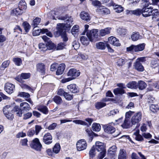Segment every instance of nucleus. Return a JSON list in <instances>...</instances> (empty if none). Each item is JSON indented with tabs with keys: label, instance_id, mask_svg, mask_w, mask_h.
<instances>
[{
	"label": "nucleus",
	"instance_id": "obj_1",
	"mask_svg": "<svg viewBox=\"0 0 159 159\" xmlns=\"http://www.w3.org/2000/svg\"><path fill=\"white\" fill-rule=\"evenodd\" d=\"M80 74L79 70H69L67 73L68 76L70 77L64 79L62 80V83H65L75 79L79 76Z\"/></svg>",
	"mask_w": 159,
	"mask_h": 159
},
{
	"label": "nucleus",
	"instance_id": "obj_2",
	"mask_svg": "<svg viewBox=\"0 0 159 159\" xmlns=\"http://www.w3.org/2000/svg\"><path fill=\"white\" fill-rule=\"evenodd\" d=\"M59 20H64L66 27L70 28L73 25V20L71 16H68V15H64L63 14L60 15L56 17Z\"/></svg>",
	"mask_w": 159,
	"mask_h": 159
},
{
	"label": "nucleus",
	"instance_id": "obj_3",
	"mask_svg": "<svg viewBox=\"0 0 159 159\" xmlns=\"http://www.w3.org/2000/svg\"><path fill=\"white\" fill-rule=\"evenodd\" d=\"M144 43L139 44L137 45H132L130 47L126 48L127 51L130 53L134 52H138L143 51L145 48Z\"/></svg>",
	"mask_w": 159,
	"mask_h": 159
},
{
	"label": "nucleus",
	"instance_id": "obj_4",
	"mask_svg": "<svg viewBox=\"0 0 159 159\" xmlns=\"http://www.w3.org/2000/svg\"><path fill=\"white\" fill-rule=\"evenodd\" d=\"M12 107L9 105H7L3 108V112L6 117L9 120H12L14 116L12 112Z\"/></svg>",
	"mask_w": 159,
	"mask_h": 159
},
{
	"label": "nucleus",
	"instance_id": "obj_5",
	"mask_svg": "<svg viewBox=\"0 0 159 159\" xmlns=\"http://www.w3.org/2000/svg\"><path fill=\"white\" fill-rule=\"evenodd\" d=\"M26 4L25 2H20L19 4L18 7L13 10L12 11L13 14L16 16L20 15L22 13V10L26 8Z\"/></svg>",
	"mask_w": 159,
	"mask_h": 159
},
{
	"label": "nucleus",
	"instance_id": "obj_6",
	"mask_svg": "<svg viewBox=\"0 0 159 159\" xmlns=\"http://www.w3.org/2000/svg\"><path fill=\"white\" fill-rule=\"evenodd\" d=\"M30 145L31 148L37 151H40L42 148V145L39 139L37 138L34 139L31 141Z\"/></svg>",
	"mask_w": 159,
	"mask_h": 159
},
{
	"label": "nucleus",
	"instance_id": "obj_7",
	"mask_svg": "<svg viewBox=\"0 0 159 159\" xmlns=\"http://www.w3.org/2000/svg\"><path fill=\"white\" fill-rule=\"evenodd\" d=\"M151 7L149 6L148 4H145L142 9V14L143 16L145 17H148L151 15L152 14Z\"/></svg>",
	"mask_w": 159,
	"mask_h": 159
},
{
	"label": "nucleus",
	"instance_id": "obj_8",
	"mask_svg": "<svg viewBox=\"0 0 159 159\" xmlns=\"http://www.w3.org/2000/svg\"><path fill=\"white\" fill-rule=\"evenodd\" d=\"M142 114L140 112L135 113L132 117L131 119V123L132 125H137L141 120Z\"/></svg>",
	"mask_w": 159,
	"mask_h": 159
},
{
	"label": "nucleus",
	"instance_id": "obj_9",
	"mask_svg": "<svg viewBox=\"0 0 159 159\" xmlns=\"http://www.w3.org/2000/svg\"><path fill=\"white\" fill-rule=\"evenodd\" d=\"M114 123L113 122L103 125L104 131L107 133L112 134L115 132L116 130L114 127Z\"/></svg>",
	"mask_w": 159,
	"mask_h": 159
},
{
	"label": "nucleus",
	"instance_id": "obj_10",
	"mask_svg": "<svg viewBox=\"0 0 159 159\" xmlns=\"http://www.w3.org/2000/svg\"><path fill=\"white\" fill-rule=\"evenodd\" d=\"M87 147V143L84 139L79 140L76 143L77 149L78 151H80L85 149Z\"/></svg>",
	"mask_w": 159,
	"mask_h": 159
},
{
	"label": "nucleus",
	"instance_id": "obj_11",
	"mask_svg": "<svg viewBox=\"0 0 159 159\" xmlns=\"http://www.w3.org/2000/svg\"><path fill=\"white\" fill-rule=\"evenodd\" d=\"M86 35L90 41H92L94 39L97 38L98 36V30L93 29L88 32Z\"/></svg>",
	"mask_w": 159,
	"mask_h": 159
},
{
	"label": "nucleus",
	"instance_id": "obj_12",
	"mask_svg": "<svg viewBox=\"0 0 159 159\" xmlns=\"http://www.w3.org/2000/svg\"><path fill=\"white\" fill-rule=\"evenodd\" d=\"M43 141L46 144H50L52 142V137L50 133H47L43 136Z\"/></svg>",
	"mask_w": 159,
	"mask_h": 159
},
{
	"label": "nucleus",
	"instance_id": "obj_13",
	"mask_svg": "<svg viewBox=\"0 0 159 159\" xmlns=\"http://www.w3.org/2000/svg\"><path fill=\"white\" fill-rule=\"evenodd\" d=\"M15 88L14 85L9 83L6 84L5 86V90L9 94H11L13 92Z\"/></svg>",
	"mask_w": 159,
	"mask_h": 159
},
{
	"label": "nucleus",
	"instance_id": "obj_14",
	"mask_svg": "<svg viewBox=\"0 0 159 159\" xmlns=\"http://www.w3.org/2000/svg\"><path fill=\"white\" fill-rule=\"evenodd\" d=\"M96 11L99 14L102 15H107L110 13V10L104 7L100 6L98 7Z\"/></svg>",
	"mask_w": 159,
	"mask_h": 159
},
{
	"label": "nucleus",
	"instance_id": "obj_15",
	"mask_svg": "<svg viewBox=\"0 0 159 159\" xmlns=\"http://www.w3.org/2000/svg\"><path fill=\"white\" fill-rule=\"evenodd\" d=\"M108 42L116 46H120V45L119 39L113 36L108 38Z\"/></svg>",
	"mask_w": 159,
	"mask_h": 159
},
{
	"label": "nucleus",
	"instance_id": "obj_16",
	"mask_svg": "<svg viewBox=\"0 0 159 159\" xmlns=\"http://www.w3.org/2000/svg\"><path fill=\"white\" fill-rule=\"evenodd\" d=\"M64 26L62 24H59L57 25V31L54 32V35L56 37H58L63 32Z\"/></svg>",
	"mask_w": 159,
	"mask_h": 159
},
{
	"label": "nucleus",
	"instance_id": "obj_17",
	"mask_svg": "<svg viewBox=\"0 0 159 159\" xmlns=\"http://www.w3.org/2000/svg\"><path fill=\"white\" fill-rule=\"evenodd\" d=\"M95 149L98 152H101L106 151L104 144L99 142H97L94 146Z\"/></svg>",
	"mask_w": 159,
	"mask_h": 159
},
{
	"label": "nucleus",
	"instance_id": "obj_18",
	"mask_svg": "<svg viewBox=\"0 0 159 159\" xmlns=\"http://www.w3.org/2000/svg\"><path fill=\"white\" fill-rule=\"evenodd\" d=\"M80 16V18L83 20L89 21L90 20L91 17L89 15L87 12L84 11L81 12Z\"/></svg>",
	"mask_w": 159,
	"mask_h": 159
},
{
	"label": "nucleus",
	"instance_id": "obj_19",
	"mask_svg": "<svg viewBox=\"0 0 159 159\" xmlns=\"http://www.w3.org/2000/svg\"><path fill=\"white\" fill-rule=\"evenodd\" d=\"M67 88L72 93H75L78 91L77 87L75 84H71L68 85L67 86Z\"/></svg>",
	"mask_w": 159,
	"mask_h": 159
},
{
	"label": "nucleus",
	"instance_id": "obj_20",
	"mask_svg": "<svg viewBox=\"0 0 159 159\" xmlns=\"http://www.w3.org/2000/svg\"><path fill=\"white\" fill-rule=\"evenodd\" d=\"M111 30V28L107 27L100 30L99 32L100 35L103 36L107 34H109L110 33Z\"/></svg>",
	"mask_w": 159,
	"mask_h": 159
},
{
	"label": "nucleus",
	"instance_id": "obj_21",
	"mask_svg": "<svg viewBox=\"0 0 159 159\" xmlns=\"http://www.w3.org/2000/svg\"><path fill=\"white\" fill-rule=\"evenodd\" d=\"M107 44L106 42H99L96 43V46L97 49L103 50L105 49Z\"/></svg>",
	"mask_w": 159,
	"mask_h": 159
},
{
	"label": "nucleus",
	"instance_id": "obj_22",
	"mask_svg": "<svg viewBox=\"0 0 159 159\" xmlns=\"http://www.w3.org/2000/svg\"><path fill=\"white\" fill-rule=\"evenodd\" d=\"M126 151L123 149H120L118 155V159H126Z\"/></svg>",
	"mask_w": 159,
	"mask_h": 159
},
{
	"label": "nucleus",
	"instance_id": "obj_23",
	"mask_svg": "<svg viewBox=\"0 0 159 159\" xmlns=\"http://www.w3.org/2000/svg\"><path fill=\"white\" fill-rule=\"evenodd\" d=\"M122 127L124 129H128L131 126L130 120L125 119L123 124L121 125Z\"/></svg>",
	"mask_w": 159,
	"mask_h": 159
},
{
	"label": "nucleus",
	"instance_id": "obj_24",
	"mask_svg": "<svg viewBox=\"0 0 159 159\" xmlns=\"http://www.w3.org/2000/svg\"><path fill=\"white\" fill-rule=\"evenodd\" d=\"M80 41L83 45L85 46L88 45L90 41L87 36H81L80 39Z\"/></svg>",
	"mask_w": 159,
	"mask_h": 159
},
{
	"label": "nucleus",
	"instance_id": "obj_25",
	"mask_svg": "<svg viewBox=\"0 0 159 159\" xmlns=\"http://www.w3.org/2000/svg\"><path fill=\"white\" fill-rule=\"evenodd\" d=\"M12 112H16L17 116L21 117L22 115V110L18 106H16L12 110Z\"/></svg>",
	"mask_w": 159,
	"mask_h": 159
},
{
	"label": "nucleus",
	"instance_id": "obj_26",
	"mask_svg": "<svg viewBox=\"0 0 159 159\" xmlns=\"http://www.w3.org/2000/svg\"><path fill=\"white\" fill-rule=\"evenodd\" d=\"M133 136L138 141H141L144 140L143 136L139 134V132H136L133 133Z\"/></svg>",
	"mask_w": 159,
	"mask_h": 159
},
{
	"label": "nucleus",
	"instance_id": "obj_27",
	"mask_svg": "<svg viewBox=\"0 0 159 159\" xmlns=\"http://www.w3.org/2000/svg\"><path fill=\"white\" fill-rule=\"evenodd\" d=\"M20 107L22 108L25 111H29L31 109L28 103L26 102L21 103L20 104Z\"/></svg>",
	"mask_w": 159,
	"mask_h": 159
},
{
	"label": "nucleus",
	"instance_id": "obj_28",
	"mask_svg": "<svg viewBox=\"0 0 159 159\" xmlns=\"http://www.w3.org/2000/svg\"><path fill=\"white\" fill-rule=\"evenodd\" d=\"M112 5L114 9L116 12L120 13L123 11V8L120 5L116 4L115 3H113Z\"/></svg>",
	"mask_w": 159,
	"mask_h": 159
},
{
	"label": "nucleus",
	"instance_id": "obj_29",
	"mask_svg": "<svg viewBox=\"0 0 159 159\" xmlns=\"http://www.w3.org/2000/svg\"><path fill=\"white\" fill-rule=\"evenodd\" d=\"M127 62V60L126 59L119 58L117 59L116 61V65L120 67L122 66Z\"/></svg>",
	"mask_w": 159,
	"mask_h": 159
},
{
	"label": "nucleus",
	"instance_id": "obj_30",
	"mask_svg": "<svg viewBox=\"0 0 159 159\" xmlns=\"http://www.w3.org/2000/svg\"><path fill=\"white\" fill-rule=\"evenodd\" d=\"M37 109L45 114H47L48 112V109L46 106H40Z\"/></svg>",
	"mask_w": 159,
	"mask_h": 159
},
{
	"label": "nucleus",
	"instance_id": "obj_31",
	"mask_svg": "<svg viewBox=\"0 0 159 159\" xmlns=\"http://www.w3.org/2000/svg\"><path fill=\"white\" fill-rule=\"evenodd\" d=\"M95 105L96 108L98 110H99L106 106V104L105 102L101 101L95 103Z\"/></svg>",
	"mask_w": 159,
	"mask_h": 159
},
{
	"label": "nucleus",
	"instance_id": "obj_32",
	"mask_svg": "<svg viewBox=\"0 0 159 159\" xmlns=\"http://www.w3.org/2000/svg\"><path fill=\"white\" fill-rule=\"evenodd\" d=\"M127 87L132 89H136L137 88V84L135 81H132L127 84Z\"/></svg>",
	"mask_w": 159,
	"mask_h": 159
},
{
	"label": "nucleus",
	"instance_id": "obj_33",
	"mask_svg": "<svg viewBox=\"0 0 159 159\" xmlns=\"http://www.w3.org/2000/svg\"><path fill=\"white\" fill-rule=\"evenodd\" d=\"M142 37L138 32L134 33L131 36V39L133 41H136L139 39H141Z\"/></svg>",
	"mask_w": 159,
	"mask_h": 159
},
{
	"label": "nucleus",
	"instance_id": "obj_34",
	"mask_svg": "<svg viewBox=\"0 0 159 159\" xmlns=\"http://www.w3.org/2000/svg\"><path fill=\"white\" fill-rule=\"evenodd\" d=\"M147 86V84L143 81L140 80L138 81L137 84V88L139 89L142 90L144 89Z\"/></svg>",
	"mask_w": 159,
	"mask_h": 159
},
{
	"label": "nucleus",
	"instance_id": "obj_35",
	"mask_svg": "<svg viewBox=\"0 0 159 159\" xmlns=\"http://www.w3.org/2000/svg\"><path fill=\"white\" fill-rule=\"evenodd\" d=\"M101 126L100 124L97 123H93L92 125V129L94 131L98 132L101 129Z\"/></svg>",
	"mask_w": 159,
	"mask_h": 159
},
{
	"label": "nucleus",
	"instance_id": "obj_36",
	"mask_svg": "<svg viewBox=\"0 0 159 159\" xmlns=\"http://www.w3.org/2000/svg\"><path fill=\"white\" fill-rule=\"evenodd\" d=\"M134 66L136 70H144V68L142 64L138 61H136L134 63Z\"/></svg>",
	"mask_w": 159,
	"mask_h": 159
},
{
	"label": "nucleus",
	"instance_id": "obj_37",
	"mask_svg": "<svg viewBox=\"0 0 159 159\" xmlns=\"http://www.w3.org/2000/svg\"><path fill=\"white\" fill-rule=\"evenodd\" d=\"M94 146H93L90 150L89 153L90 159H92L95 155V151Z\"/></svg>",
	"mask_w": 159,
	"mask_h": 159
},
{
	"label": "nucleus",
	"instance_id": "obj_38",
	"mask_svg": "<svg viewBox=\"0 0 159 159\" xmlns=\"http://www.w3.org/2000/svg\"><path fill=\"white\" fill-rule=\"evenodd\" d=\"M13 61L17 66H20L22 64V61L21 58L19 57L14 58L12 59Z\"/></svg>",
	"mask_w": 159,
	"mask_h": 159
},
{
	"label": "nucleus",
	"instance_id": "obj_39",
	"mask_svg": "<svg viewBox=\"0 0 159 159\" xmlns=\"http://www.w3.org/2000/svg\"><path fill=\"white\" fill-rule=\"evenodd\" d=\"M54 101L57 104H60L62 102L61 97L58 96H55L53 98Z\"/></svg>",
	"mask_w": 159,
	"mask_h": 159
},
{
	"label": "nucleus",
	"instance_id": "obj_40",
	"mask_svg": "<svg viewBox=\"0 0 159 159\" xmlns=\"http://www.w3.org/2000/svg\"><path fill=\"white\" fill-rule=\"evenodd\" d=\"M151 66L152 68H157L158 70H159V64L158 63L157 60H153L152 61Z\"/></svg>",
	"mask_w": 159,
	"mask_h": 159
},
{
	"label": "nucleus",
	"instance_id": "obj_41",
	"mask_svg": "<svg viewBox=\"0 0 159 159\" xmlns=\"http://www.w3.org/2000/svg\"><path fill=\"white\" fill-rule=\"evenodd\" d=\"M113 92L115 94H122L124 93V90L122 89L117 88L114 90Z\"/></svg>",
	"mask_w": 159,
	"mask_h": 159
},
{
	"label": "nucleus",
	"instance_id": "obj_42",
	"mask_svg": "<svg viewBox=\"0 0 159 159\" xmlns=\"http://www.w3.org/2000/svg\"><path fill=\"white\" fill-rule=\"evenodd\" d=\"M109 154L114 155L116 151V146L113 145L108 150Z\"/></svg>",
	"mask_w": 159,
	"mask_h": 159
},
{
	"label": "nucleus",
	"instance_id": "obj_43",
	"mask_svg": "<svg viewBox=\"0 0 159 159\" xmlns=\"http://www.w3.org/2000/svg\"><path fill=\"white\" fill-rule=\"evenodd\" d=\"M47 49L53 50L56 48V46L55 44L51 41H49L47 43Z\"/></svg>",
	"mask_w": 159,
	"mask_h": 159
},
{
	"label": "nucleus",
	"instance_id": "obj_44",
	"mask_svg": "<svg viewBox=\"0 0 159 159\" xmlns=\"http://www.w3.org/2000/svg\"><path fill=\"white\" fill-rule=\"evenodd\" d=\"M42 32V29H39L36 27H34L33 30V34L34 36H38L39 35L40 33Z\"/></svg>",
	"mask_w": 159,
	"mask_h": 159
},
{
	"label": "nucleus",
	"instance_id": "obj_45",
	"mask_svg": "<svg viewBox=\"0 0 159 159\" xmlns=\"http://www.w3.org/2000/svg\"><path fill=\"white\" fill-rule=\"evenodd\" d=\"M150 110L152 112H155L159 109V107L157 105L151 104L150 106Z\"/></svg>",
	"mask_w": 159,
	"mask_h": 159
},
{
	"label": "nucleus",
	"instance_id": "obj_46",
	"mask_svg": "<svg viewBox=\"0 0 159 159\" xmlns=\"http://www.w3.org/2000/svg\"><path fill=\"white\" fill-rule=\"evenodd\" d=\"M18 96L28 98L30 97V95L29 93L25 92H19Z\"/></svg>",
	"mask_w": 159,
	"mask_h": 159
},
{
	"label": "nucleus",
	"instance_id": "obj_47",
	"mask_svg": "<svg viewBox=\"0 0 159 159\" xmlns=\"http://www.w3.org/2000/svg\"><path fill=\"white\" fill-rule=\"evenodd\" d=\"M60 149V144L58 143H57L53 148V151L55 153H57L59 152Z\"/></svg>",
	"mask_w": 159,
	"mask_h": 159
},
{
	"label": "nucleus",
	"instance_id": "obj_48",
	"mask_svg": "<svg viewBox=\"0 0 159 159\" xmlns=\"http://www.w3.org/2000/svg\"><path fill=\"white\" fill-rule=\"evenodd\" d=\"M129 13H132L136 16H139L142 13V10L138 9L130 11Z\"/></svg>",
	"mask_w": 159,
	"mask_h": 159
},
{
	"label": "nucleus",
	"instance_id": "obj_49",
	"mask_svg": "<svg viewBox=\"0 0 159 159\" xmlns=\"http://www.w3.org/2000/svg\"><path fill=\"white\" fill-rule=\"evenodd\" d=\"M40 18L38 17L36 18L33 21L32 25L34 27H36L37 26L39 25L41 21Z\"/></svg>",
	"mask_w": 159,
	"mask_h": 159
},
{
	"label": "nucleus",
	"instance_id": "obj_50",
	"mask_svg": "<svg viewBox=\"0 0 159 159\" xmlns=\"http://www.w3.org/2000/svg\"><path fill=\"white\" fill-rule=\"evenodd\" d=\"M30 74L29 73H22L20 74V77L23 79H28L30 77Z\"/></svg>",
	"mask_w": 159,
	"mask_h": 159
},
{
	"label": "nucleus",
	"instance_id": "obj_51",
	"mask_svg": "<svg viewBox=\"0 0 159 159\" xmlns=\"http://www.w3.org/2000/svg\"><path fill=\"white\" fill-rule=\"evenodd\" d=\"M39 49L41 51H45L47 50V43L46 44L40 43L39 45Z\"/></svg>",
	"mask_w": 159,
	"mask_h": 159
},
{
	"label": "nucleus",
	"instance_id": "obj_52",
	"mask_svg": "<svg viewBox=\"0 0 159 159\" xmlns=\"http://www.w3.org/2000/svg\"><path fill=\"white\" fill-rule=\"evenodd\" d=\"M23 26L25 32H28L30 27L29 24L26 22H25L23 23Z\"/></svg>",
	"mask_w": 159,
	"mask_h": 159
},
{
	"label": "nucleus",
	"instance_id": "obj_53",
	"mask_svg": "<svg viewBox=\"0 0 159 159\" xmlns=\"http://www.w3.org/2000/svg\"><path fill=\"white\" fill-rule=\"evenodd\" d=\"M73 122L77 124H80L82 125H87V123L84 121L80 120H75L73 121Z\"/></svg>",
	"mask_w": 159,
	"mask_h": 159
},
{
	"label": "nucleus",
	"instance_id": "obj_54",
	"mask_svg": "<svg viewBox=\"0 0 159 159\" xmlns=\"http://www.w3.org/2000/svg\"><path fill=\"white\" fill-rule=\"evenodd\" d=\"M86 133H87L88 136L90 138V139L91 141L92 140L93 136V132L92 131L89 129H87L86 130Z\"/></svg>",
	"mask_w": 159,
	"mask_h": 159
},
{
	"label": "nucleus",
	"instance_id": "obj_55",
	"mask_svg": "<svg viewBox=\"0 0 159 159\" xmlns=\"http://www.w3.org/2000/svg\"><path fill=\"white\" fill-rule=\"evenodd\" d=\"M79 26L78 25H74L71 30V33L73 34H75L78 31Z\"/></svg>",
	"mask_w": 159,
	"mask_h": 159
},
{
	"label": "nucleus",
	"instance_id": "obj_56",
	"mask_svg": "<svg viewBox=\"0 0 159 159\" xmlns=\"http://www.w3.org/2000/svg\"><path fill=\"white\" fill-rule=\"evenodd\" d=\"M42 34L46 33V34L49 37H51L52 36V33L51 32L48 31V30L47 29H42Z\"/></svg>",
	"mask_w": 159,
	"mask_h": 159
},
{
	"label": "nucleus",
	"instance_id": "obj_57",
	"mask_svg": "<svg viewBox=\"0 0 159 159\" xmlns=\"http://www.w3.org/2000/svg\"><path fill=\"white\" fill-rule=\"evenodd\" d=\"M37 70H43L46 68L44 64L43 63H39L36 65Z\"/></svg>",
	"mask_w": 159,
	"mask_h": 159
},
{
	"label": "nucleus",
	"instance_id": "obj_58",
	"mask_svg": "<svg viewBox=\"0 0 159 159\" xmlns=\"http://www.w3.org/2000/svg\"><path fill=\"white\" fill-rule=\"evenodd\" d=\"M152 15L153 17H156L159 15V12L157 9L152 10Z\"/></svg>",
	"mask_w": 159,
	"mask_h": 159
},
{
	"label": "nucleus",
	"instance_id": "obj_59",
	"mask_svg": "<svg viewBox=\"0 0 159 159\" xmlns=\"http://www.w3.org/2000/svg\"><path fill=\"white\" fill-rule=\"evenodd\" d=\"M9 64L10 61L9 60L5 61L2 63L1 67L2 69H5L8 66Z\"/></svg>",
	"mask_w": 159,
	"mask_h": 159
},
{
	"label": "nucleus",
	"instance_id": "obj_60",
	"mask_svg": "<svg viewBox=\"0 0 159 159\" xmlns=\"http://www.w3.org/2000/svg\"><path fill=\"white\" fill-rule=\"evenodd\" d=\"M100 152V153L98 156V159H102L105 156L106 151Z\"/></svg>",
	"mask_w": 159,
	"mask_h": 159
},
{
	"label": "nucleus",
	"instance_id": "obj_61",
	"mask_svg": "<svg viewBox=\"0 0 159 159\" xmlns=\"http://www.w3.org/2000/svg\"><path fill=\"white\" fill-rule=\"evenodd\" d=\"M72 46L75 49L77 50L79 48L80 45L77 41H75L72 43Z\"/></svg>",
	"mask_w": 159,
	"mask_h": 159
},
{
	"label": "nucleus",
	"instance_id": "obj_62",
	"mask_svg": "<svg viewBox=\"0 0 159 159\" xmlns=\"http://www.w3.org/2000/svg\"><path fill=\"white\" fill-rule=\"evenodd\" d=\"M66 92H65L63 89H58L57 92V94L58 95L64 96Z\"/></svg>",
	"mask_w": 159,
	"mask_h": 159
},
{
	"label": "nucleus",
	"instance_id": "obj_63",
	"mask_svg": "<svg viewBox=\"0 0 159 159\" xmlns=\"http://www.w3.org/2000/svg\"><path fill=\"white\" fill-rule=\"evenodd\" d=\"M64 96L66 99L68 101L71 100L73 98L72 95L68 94L66 92Z\"/></svg>",
	"mask_w": 159,
	"mask_h": 159
},
{
	"label": "nucleus",
	"instance_id": "obj_64",
	"mask_svg": "<svg viewBox=\"0 0 159 159\" xmlns=\"http://www.w3.org/2000/svg\"><path fill=\"white\" fill-rule=\"evenodd\" d=\"M65 46L64 43H60L58 44L56 48L57 50H60L63 49Z\"/></svg>",
	"mask_w": 159,
	"mask_h": 159
}]
</instances>
